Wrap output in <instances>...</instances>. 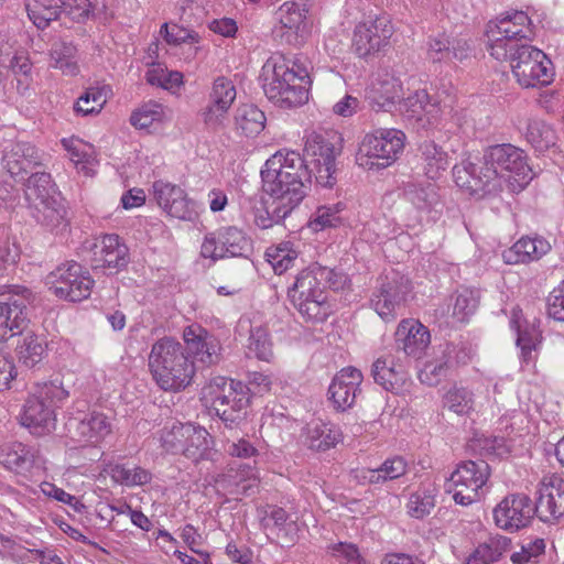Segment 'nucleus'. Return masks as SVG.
<instances>
[{"mask_svg":"<svg viewBox=\"0 0 564 564\" xmlns=\"http://www.w3.org/2000/svg\"><path fill=\"white\" fill-rule=\"evenodd\" d=\"M311 177L312 170L308 169L305 159L295 151H278L267 160L261 170L264 193L297 205L306 195Z\"/></svg>","mask_w":564,"mask_h":564,"instance_id":"f257e3e1","label":"nucleus"},{"mask_svg":"<svg viewBox=\"0 0 564 564\" xmlns=\"http://www.w3.org/2000/svg\"><path fill=\"white\" fill-rule=\"evenodd\" d=\"M262 88L273 104L283 109L304 105L308 100L310 76L305 67L273 55L262 66Z\"/></svg>","mask_w":564,"mask_h":564,"instance_id":"f03ea898","label":"nucleus"},{"mask_svg":"<svg viewBox=\"0 0 564 564\" xmlns=\"http://www.w3.org/2000/svg\"><path fill=\"white\" fill-rule=\"evenodd\" d=\"M149 368L155 382L165 391L185 389L195 375L194 361L184 346L171 337L161 338L152 345Z\"/></svg>","mask_w":564,"mask_h":564,"instance_id":"7ed1b4c3","label":"nucleus"},{"mask_svg":"<svg viewBox=\"0 0 564 564\" xmlns=\"http://www.w3.org/2000/svg\"><path fill=\"white\" fill-rule=\"evenodd\" d=\"M202 398L210 403L226 427L235 429L245 421L243 410L250 398L241 382L221 376L214 377L203 387Z\"/></svg>","mask_w":564,"mask_h":564,"instance_id":"20e7f679","label":"nucleus"},{"mask_svg":"<svg viewBox=\"0 0 564 564\" xmlns=\"http://www.w3.org/2000/svg\"><path fill=\"white\" fill-rule=\"evenodd\" d=\"M24 195L32 217L42 226L53 230L66 221V208L48 173H32Z\"/></svg>","mask_w":564,"mask_h":564,"instance_id":"39448f33","label":"nucleus"},{"mask_svg":"<svg viewBox=\"0 0 564 564\" xmlns=\"http://www.w3.org/2000/svg\"><path fill=\"white\" fill-rule=\"evenodd\" d=\"M67 395L68 392L54 382L37 384L23 405L21 424L37 436L51 433L56 425L55 409Z\"/></svg>","mask_w":564,"mask_h":564,"instance_id":"423d86ee","label":"nucleus"},{"mask_svg":"<svg viewBox=\"0 0 564 564\" xmlns=\"http://www.w3.org/2000/svg\"><path fill=\"white\" fill-rule=\"evenodd\" d=\"M329 274L318 263L302 270L291 288L288 296L292 305L306 319H322L325 313L322 312L326 302L323 289V279Z\"/></svg>","mask_w":564,"mask_h":564,"instance_id":"0eeeda50","label":"nucleus"},{"mask_svg":"<svg viewBox=\"0 0 564 564\" xmlns=\"http://www.w3.org/2000/svg\"><path fill=\"white\" fill-rule=\"evenodd\" d=\"M405 134L398 129H378L361 140L356 161L367 170L390 166L403 151Z\"/></svg>","mask_w":564,"mask_h":564,"instance_id":"6e6552de","label":"nucleus"},{"mask_svg":"<svg viewBox=\"0 0 564 564\" xmlns=\"http://www.w3.org/2000/svg\"><path fill=\"white\" fill-rule=\"evenodd\" d=\"M490 476L489 464L482 459L460 463L445 484L457 505L469 506L484 497V486Z\"/></svg>","mask_w":564,"mask_h":564,"instance_id":"1a4fd4ad","label":"nucleus"},{"mask_svg":"<svg viewBox=\"0 0 564 564\" xmlns=\"http://www.w3.org/2000/svg\"><path fill=\"white\" fill-rule=\"evenodd\" d=\"M489 171L495 170L499 178V192L509 183L523 187L532 180V171L527 163L523 151L511 144L489 147L484 155Z\"/></svg>","mask_w":564,"mask_h":564,"instance_id":"9d476101","label":"nucleus"},{"mask_svg":"<svg viewBox=\"0 0 564 564\" xmlns=\"http://www.w3.org/2000/svg\"><path fill=\"white\" fill-rule=\"evenodd\" d=\"M0 341L22 334L28 327V306L33 301L30 290L0 285Z\"/></svg>","mask_w":564,"mask_h":564,"instance_id":"9b49d317","label":"nucleus"},{"mask_svg":"<svg viewBox=\"0 0 564 564\" xmlns=\"http://www.w3.org/2000/svg\"><path fill=\"white\" fill-rule=\"evenodd\" d=\"M411 291L408 278L395 271L386 273L378 280L377 290L370 300L371 307L383 321H392L408 302Z\"/></svg>","mask_w":564,"mask_h":564,"instance_id":"f8f14e48","label":"nucleus"},{"mask_svg":"<svg viewBox=\"0 0 564 564\" xmlns=\"http://www.w3.org/2000/svg\"><path fill=\"white\" fill-rule=\"evenodd\" d=\"M453 177L458 187L471 196L482 198L499 193V178L495 170L488 169L484 158L477 163L464 160L453 167Z\"/></svg>","mask_w":564,"mask_h":564,"instance_id":"ddd939ff","label":"nucleus"},{"mask_svg":"<svg viewBox=\"0 0 564 564\" xmlns=\"http://www.w3.org/2000/svg\"><path fill=\"white\" fill-rule=\"evenodd\" d=\"M50 283L57 297L79 302L90 295L94 281L79 263L72 261L57 267L50 274Z\"/></svg>","mask_w":564,"mask_h":564,"instance_id":"4468645a","label":"nucleus"},{"mask_svg":"<svg viewBox=\"0 0 564 564\" xmlns=\"http://www.w3.org/2000/svg\"><path fill=\"white\" fill-rule=\"evenodd\" d=\"M393 33L394 28L388 15L361 22L354 31V51L361 58L373 56L390 45Z\"/></svg>","mask_w":564,"mask_h":564,"instance_id":"2eb2a0df","label":"nucleus"},{"mask_svg":"<svg viewBox=\"0 0 564 564\" xmlns=\"http://www.w3.org/2000/svg\"><path fill=\"white\" fill-rule=\"evenodd\" d=\"M304 153L313 165L316 182L324 187H332L336 178V151L326 134L312 132L306 137Z\"/></svg>","mask_w":564,"mask_h":564,"instance_id":"dca6fc26","label":"nucleus"},{"mask_svg":"<svg viewBox=\"0 0 564 564\" xmlns=\"http://www.w3.org/2000/svg\"><path fill=\"white\" fill-rule=\"evenodd\" d=\"M68 437L80 445L97 446L112 432L109 417L101 412L69 417L66 422Z\"/></svg>","mask_w":564,"mask_h":564,"instance_id":"f3484780","label":"nucleus"},{"mask_svg":"<svg viewBox=\"0 0 564 564\" xmlns=\"http://www.w3.org/2000/svg\"><path fill=\"white\" fill-rule=\"evenodd\" d=\"M535 513L543 522H554L564 517V479L556 475L544 476L538 489Z\"/></svg>","mask_w":564,"mask_h":564,"instance_id":"a211bd4d","label":"nucleus"},{"mask_svg":"<svg viewBox=\"0 0 564 564\" xmlns=\"http://www.w3.org/2000/svg\"><path fill=\"white\" fill-rule=\"evenodd\" d=\"M236 96V87L230 79L224 76L216 78L209 93L208 105L200 112L204 123L212 129L221 127Z\"/></svg>","mask_w":564,"mask_h":564,"instance_id":"6ab92c4d","label":"nucleus"},{"mask_svg":"<svg viewBox=\"0 0 564 564\" xmlns=\"http://www.w3.org/2000/svg\"><path fill=\"white\" fill-rule=\"evenodd\" d=\"M535 509L531 499L525 495H512L506 497L495 509L494 519L496 524L508 531H517L527 527Z\"/></svg>","mask_w":564,"mask_h":564,"instance_id":"aec40b11","label":"nucleus"},{"mask_svg":"<svg viewBox=\"0 0 564 564\" xmlns=\"http://www.w3.org/2000/svg\"><path fill=\"white\" fill-rule=\"evenodd\" d=\"M364 376L355 367H345L338 371L328 388L329 400L335 410L344 412L354 406Z\"/></svg>","mask_w":564,"mask_h":564,"instance_id":"412c9836","label":"nucleus"},{"mask_svg":"<svg viewBox=\"0 0 564 564\" xmlns=\"http://www.w3.org/2000/svg\"><path fill=\"white\" fill-rule=\"evenodd\" d=\"M153 196L158 205L171 217L182 220H194L196 217L194 203L177 185L156 181L153 184Z\"/></svg>","mask_w":564,"mask_h":564,"instance_id":"4be33fe9","label":"nucleus"},{"mask_svg":"<svg viewBox=\"0 0 564 564\" xmlns=\"http://www.w3.org/2000/svg\"><path fill=\"white\" fill-rule=\"evenodd\" d=\"M430 343V332L419 321L403 319L395 330V347L409 357L420 359Z\"/></svg>","mask_w":564,"mask_h":564,"instance_id":"5701e85b","label":"nucleus"},{"mask_svg":"<svg viewBox=\"0 0 564 564\" xmlns=\"http://www.w3.org/2000/svg\"><path fill=\"white\" fill-rule=\"evenodd\" d=\"M93 256L91 264L95 269H121L129 262L128 247L113 234L105 235L95 243Z\"/></svg>","mask_w":564,"mask_h":564,"instance_id":"b1692460","label":"nucleus"},{"mask_svg":"<svg viewBox=\"0 0 564 564\" xmlns=\"http://www.w3.org/2000/svg\"><path fill=\"white\" fill-rule=\"evenodd\" d=\"M183 338L186 344L185 350L205 366H212L220 360V345L204 329L187 327L184 329Z\"/></svg>","mask_w":564,"mask_h":564,"instance_id":"393cba45","label":"nucleus"},{"mask_svg":"<svg viewBox=\"0 0 564 564\" xmlns=\"http://www.w3.org/2000/svg\"><path fill=\"white\" fill-rule=\"evenodd\" d=\"M402 110L409 119H414L422 128L434 124L442 112L440 102L432 99L424 89L416 90L403 99Z\"/></svg>","mask_w":564,"mask_h":564,"instance_id":"a878e982","label":"nucleus"},{"mask_svg":"<svg viewBox=\"0 0 564 564\" xmlns=\"http://www.w3.org/2000/svg\"><path fill=\"white\" fill-rule=\"evenodd\" d=\"M2 164L7 172L17 177L41 164L39 151L29 142H15L6 148Z\"/></svg>","mask_w":564,"mask_h":564,"instance_id":"bb28decb","label":"nucleus"},{"mask_svg":"<svg viewBox=\"0 0 564 564\" xmlns=\"http://www.w3.org/2000/svg\"><path fill=\"white\" fill-rule=\"evenodd\" d=\"M498 35L518 43L530 42L534 39V26L523 11L507 12L500 15L495 24H491Z\"/></svg>","mask_w":564,"mask_h":564,"instance_id":"cd10ccee","label":"nucleus"},{"mask_svg":"<svg viewBox=\"0 0 564 564\" xmlns=\"http://www.w3.org/2000/svg\"><path fill=\"white\" fill-rule=\"evenodd\" d=\"M466 357L467 354L464 350L457 352L454 345L446 344L442 358L425 364L419 378L422 383L436 386L449 375L455 364H465Z\"/></svg>","mask_w":564,"mask_h":564,"instance_id":"c85d7f7f","label":"nucleus"},{"mask_svg":"<svg viewBox=\"0 0 564 564\" xmlns=\"http://www.w3.org/2000/svg\"><path fill=\"white\" fill-rule=\"evenodd\" d=\"M402 96L401 82L393 76L386 75L383 78H377L372 82L367 90L366 99L373 110L379 111L388 110L395 102H399Z\"/></svg>","mask_w":564,"mask_h":564,"instance_id":"c756f323","label":"nucleus"},{"mask_svg":"<svg viewBox=\"0 0 564 564\" xmlns=\"http://www.w3.org/2000/svg\"><path fill=\"white\" fill-rule=\"evenodd\" d=\"M550 250L551 246L545 239L523 237L503 251L502 258L509 264L527 263L539 260Z\"/></svg>","mask_w":564,"mask_h":564,"instance_id":"7c9ffc66","label":"nucleus"},{"mask_svg":"<svg viewBox=\"0 0 564 564\" xmlns=\"http://www.w3.org/2000/svg\"><path fill=\"white\" fill-rule=\"evenodd\" d=\"M408 464L401 456L386 459L376 469L364 468L356 471V478L362 484H382L397 479L406 473Z\"/></svg>","mask_w":564,"mask_h":564,"instance_id":"2f4dec72","label":"nucleus"},{"mask_svg":"<svg viewBox=\"0 0 564 564\" xmlns=\"http://www.w3.org/2000/svg\"><path fill=\"white\" fill-rule=\"evenodd\" d=\"M419 158L424 174L431 180L440 177L449 165L447 152L432 140L420 144Z\"/></svg>","mask_w":564,"mask_h":564,"instance_id":"473e14b6","label":"nucleus"},{"mask_svg":"<svg viewBox=\"0 0 564 564\" xmlns=\"http://www.w3.org/2000/svg\"><path fill=\"white\" fill-rule=\"evenodd\" d=\"M522 69L516 70L518 83L525 88L547 86L553 82L554 68L551 59L545 55V59H534L530 65L521 66Z\"/></svg>","mask_w":564,"mask_h":564,"instance_id":"72a5a7b5","label":"nucleus"},{"mask_svg":"<svg viewBox=\"0 0 564 564\" xmlns=\"http://www.w3.org/2000/svg\"><path fill=\"white\" fill-rule=\"evenodd\" d=\"M372 377L384 390L397 392L405 381V372L391 358H378L372 365Z\"/></svg>","mask_w":564,"mask_h":564,"instance_id":"f704fd0d","label":"nucleus"},{"mask_svg":"<svg viewBox=\"0 0 564 564\" xmlns=\"http://www.w3.org/2000/svg\"><path fill=\"white\" fill-rule=\"evenodd\" d=\"M511 540L507 536L491 535L486 542L479 544L466 558L465 564H491L497 562L503 553L509 551Z\"/></svg>","mask_w":564,"mask_h":564,"instance_id":"c9c22d12","label":"nucleus"},{"mask_svg":"<svg viewBox=\"0 0 564 564\" xmlns=\"http://www.w3.org/2000/svg\"><path fill=\"white\" fill-rule=\"evenodd\" d=\"M259 479L254 468L243 465L242 469H230L221 480L224 488L235 496H250L257 491Z\"/></svg>","mask_w":564,"mask_h":564,"instance_id":"e433bc0d","label":"nucleus"},{"mask_svg":"<svg viewBox=\"0 0 564 564\" xmlns=\"http://www.w3.org/2000/svg\"><path fill=\"white\" fill-rule=\"evenodd\" d=\"M64 0H24L25 10L32 23L41 30L61 17Z\"/></svg>","mask_w":564,"mask_h":564,"instance_id":"4c0bfd02","label":"nucleus"},{"mask_svg":"<svg viewBox=\"0 0 564 564\" xmlns=\"http://www.w3.org/2000/svg\"><path fill=\"white\" fill-rule=\"evenodd\" d=\"M273 200L269 206L256 208L254 224L261 229H268L284 220L297 204H291L289 199L281 197H272Z\"/></svg>","mask_w":564,"mask_h":564,"instance_id":"58836bf2","label":"nucleus"},{"mask_svg":"<svg viewBox=\"0 0 564 564\" xmlns=\"http://www.w3.org/2000/svg\"><path fill=\"white\" fill-rule=\"evenodd\" d=\"M50 66L66 76H75L79 72L77 63V48L70 42L58 41L53 43L50 51Z\"/></svg>","mask_w":564,"mask_h":564,"instance_id":"ea45409f","label":"nucleus"},{"mask_svg":"<svg viewBox=\"0 0 564 564\" xmlns=\"http://www.w3.org/2000/svg\"><path fill=\"white\" fill-rule=\"evenodd\" d=\"M404 196L415 209L422 213H430L438 204L436 187L431 183H409L404 188Z\"/></svg>","mask_w":564,"mask_h":564,"instance_id":"a19ab883","label":"nucleus"},{"mask_svg":"<svg viewBox=\"0 0 564 564\" xmlns=\"http://www.w3.org/2000/svg\"><path fill=\"white\" fill-rule=\"evenodd\" d=\"M235 124L245 135H257L264 128L265 115L257 106L245 104L236 110Z\"/></svg>","mask_w":564,"mask_h":564,"instance_id":"79ce46f5","label":"nucleus"},{"mask_svg":"<svg viewBox=\"0 0 564 564\" xmlns=\"http://www.w3.org/2000/svg\"><path fill=\"white\" fill-rule=\"evenodd\" d=\"M209 433L202 426L186 424L183 455L193 462L202 459L209 449Z\"/></svg>","mask_w":564,"mask_h":564,"instance_id":"37998d69","label":"nucleus"},{"mask_svg":"<svg viewBox=\"0 0 564 564\" xmlns=\"http://www.w3.org/2000/svg\"><path fill=\"white\" fill-rule=\"evenodd\" d=\"M20 336L17 343L19 360L32 368L42 360L46 346L33 332H23Z\"/></svg>","mask_w":564,"mask_h":564,"instance_id":"c03bdc74","label":"nucleus"},{"mask_svg":"<svg viewBox=\"0 0 564 564\" xmlns=\"http://www.w3.org/2000/svg\"><path fill=\"white\" fill-rule=\"evenodd\" d=\"M525 138L528 142L540 152L555 145L557 139L552 126L541 119L529 120Z\"/></svg>","mask_w":564,"mask_h":564,"instance_id":"a18cd8bd","label":"nucleus"},{"mask_svg":"<svg viewBox=\"0 0 564 564\" xmlns=\"http://www.w3.org/2000/svg\"><path fill=\"white\" fill-rule=\"evenodd\" d=\"M108 474L115 482L128 487L145 485L152 478L151 473L142 467H129L123 464L109 466Z\"/></svg>","mask_w":564,"mask_h":564,"instance_id":"49530a36","label":"nucleus"},{"mask_svg":"<svg viewBox=\"0 0 564 564\" xmlns=\"http://www.w3.org/2000/svg\"><path fill=\"white\" fill-rule=\"evenodd\" d=\"M444 406L457 415L475 411L474 392L465 387H453L444 395Z\"/></svg>","mask_w":564,"mask_h":564,"instance_id":"de8ad7c7","label":"nucleus"},{"mask_svg":"<svg viewBox=\"0 0 564 564\" xmlns=\"http://www.w3.org/2000/svg\"><path fill=\"white\" fill-rule=\"evenodd\" d=\"M340 440V431L329 424L317 423L308 431L310 447L316 451H327Z\"/></svg>","mask_w":564,"mask_h":564,"instance_id":"09e8293b","label":"nucleus"},{"mask_svg":"<svg viewBox=\"0 0 564 564\" xmlns=\"http://www.w3.org/2000/svg\"><path fill=\"white\" fill-rule=\"evenodd\" d=\"M109 91L108 86L88 88L75 104V111L84 116L100 112L107 102Z\"/></svg>","mask_w":564,"mask_h":564,"instance_id":"8fccbe9b","label":"nucleus"},{"mask_svg":"<svg viewBox=\"0 0 564 564\" xmlns=\"http://www.w3.org/2000/svg\"><path fill=\"white\" fill-rule=\"evenodd\" d=\"M306 10L296 2H284L279 9V20L283 28L293 30L301 37L305 31Z\"/></svg>","mask_w":564,"mask_h":564,"instance_id":"3c124183","label":"nucleus"},{"mask_svg":"<svg viewBox=\"0 0 564 564\" xmlns=\"http://www.w3.org/2000/svg\"><path fill=\"white\" fill-rule=\"evenodd\" d=\"M218 239L226 247L230 257H243L250 251L249 239L237 227L220 228Z\"/></svg>","mask_w":564,"mask_h":564,"instance_id":"603ef678","label":"nucleus"},{"mask_svg":"<svg viewBox=\"0 0 564 564\" xmlns=\"http://www.w3.org/2000/svg\"><path fill=\"white\" fill-rule=\"evenodd\" d=\"M61 142L75 166L84 172L85 175H90L94 159L87 152V145L82 140L75 138L63 139Z\"/></svg>","mask_w":564,"mask_h":564,"instance_id":"864d4df0","label":"nucleus"},{"mask_svg":"<svg viewBox=\"0 0 564 564\" xmlns=\"http://www.w3.org/2000/svg\"><path fill=\"white\" fill-rule=\"evenodd\" d=\"M248 350L258 359L270 361L273 357L269 330L263 326L252 327L248 339Z\"/></svg>","mask_w":564,"mask_h":564,"instance_id":"5fc2aeb1","label":"nucleus"},{"mask_svg":"<svg viewBox=\"0 0 564 564\" xmlns=\"http://www.w3.org/2000/svg\"><path fill=\"white\" fill-rule=\"evenodd\" d=\"M265 257L276 274H282L294 265L297 252L289 243L271 247L267 250Z\"/></svg>","mask_w":564,"mask_h":564,"instance_id":"6e6d98bb","label":"nucleus"},{"mask_svg":"<svg viewBox=\"0 0 564 564\" xmlns=\"http://www.w3.org/2000/svg\"><path fill=\"white\" fill-rule=\"evenodd\" d=\"M165 118L164 107L158 102H148L132 112L130 122L139 129H147L153 123L162 122Z\"/></svg>","mask_w":564,"mask_h":564,"instance_id":"4d7b16f0","label":"nucleus"},{"mask_svg":"<svg viewBox=\"0 0 564 564\" xmlns=\"http://www.w3.org/2000/svg\"><path fill=\"white\" fill-rule=\"evenodd\" d=\"M345 209L344 203L321 206L316 209L312 225L314 228L324 229L326 227H336L343 221L341 213Z\"/></svg>","mask_w":564,"mask_h":564,"instance_id":"13d9d810","label":"nucleus"},{"mask_svg":"<svg viewBox=\"0 0 564 564\" xmlns=\"http://www.w3.org/2000/svg\"><path fill=\"white\" fill-rule=\"evenodd\" d=\"M511 326L517 330V345L520 347L522 357L527 361L531 356V351L535 348L539 333L534 327L523 329L519 322L518 312L516 311H513Z\"/></svg>","mask_w":564,"mask_h":564,"instance_id":"bf43d9fd","label":"nucleus"},{"mask_svg":"<svg viewBox=\"0 0 564 564\" xmlns=\"http://www.w3.org/2000/svg\"><path fill=\"white\" fill-rule=\"evenodd\" d=\"M0 463L10 470H23L30 465L28 451L22 444L8 446L0 453Z\"/></svg>","mask_w":564,"mask_h":564,"instance_id":"052dcab7","label":"nucleus"},{"mask_svg":"<svg viewBox=\"0 0 564 564\" xmlns=\"http://www.w3.org/2000/svg\"><path fill=\"white\" fill-rule=\"evenodd\" d=\"M435 506L434 496L427 491H416L411 494L406 503L408 513L415 519H423L430 514Z\"/></svg>","mask_w":564,"mask_h":564,"instance_id":"680f3d73","label":"nucleus"},{"mask_svg":"<svg viewBox=\"0 0 564 564\" xmlns=\"http://www.w3.org/2000/svg\"><path fill=\"white\" fill-rule=\"evenodd\" d=\"M186 424H173L170 429L164 427L161 432V445L167 453L183 454L185 442Z\"/></svg>","mask_w":564,"mask_h":564,"instance_id":"e2e57ef3","label":"nucleus"},{"mask_svg":"<svg viewBox=\"0 0 564 564\" xmlns=\"http://www.w3.org/2000/svg\"><path fill=\"white\" fill-rule=\"evenodd\" d=\"M487 35L491 42L488 47L490 55L498 61L509 59L511 62V55L518 43H513L512 41L498 35L491 23L488 25Z\"/></svg>","mask_w":564,"mask_h":564,"instance_id":"0e129e2a","label":"nucleus"},{"mask_svg":"<svg viewBox=\"0 0 564 564\" xmlns=\"http://www.w3.org/2000/svg\"><path fill=\"white\" fill-rule=\"evenodd\" d=\"M478 306V296L475 291L465 289L455 297L453 316L459 322H465L475 313Z\"/></svg>","mask_w":564,"mask_h":564,"instance_id":"69168bd1","label":"nucleus"},{"mask_svg":"<svg viewBox=\"0 0 564 564\" xmlns=\"http://www.w3.org/2000/svg\"><path fill=\"white\" fill-rule=\"evenodd\" d=\"M328 553L339 564H365L358 547L352 543L338 542L328 546Z\"/></svg>","mask_w":564,"mask_h":564,"instance_id":"338daca9","label":"nucleus"},{"mask_svg":"<svg viewBox=\"0 0 564 564\" xmlns=\"http://www.w3.org/2000/svg\"><path fill=\"white\" fill-rule=\"evenodd\" d=\"M544 550L545 542L543 539L530 540L521 545L520 552H514L511 555V561L513 564L534 563L544 553Z\"/></svg>","mask_w":564,"mask_h":564,"instance_id":"774afa93","label":"nucleus"}]
</instances>
